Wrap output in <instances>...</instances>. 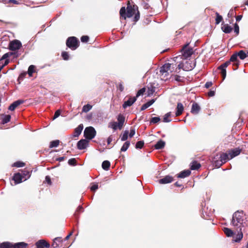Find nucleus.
I'll list each match as a JSON object with an SVG mask.
<instances>
[{
    "label": "nucleus",
    "instance_id": "f257e3e1",
    "mask_svg": "<svg viewBox=\"0 0 248 248\" xmlns=\"http://www.w3.org/2000/svg\"><path fill=\"white\" fill-rule=\"evenodd\" d=\"M136 8L138 9L137 6L131 5L128 1L126 9L125 7H122L120 10V18L126 19V18L132 17L135 14Z\"/></svg>",
    "mask_w": 248,
    "mask_h": 248
},
{
    "label": "nucleus",
    "instance_id": "f03ea898",
    "mask_svg": "<svg viewBox=\"0 0 248 248\" xmlns=\"http://www.w3.org/2000/svg\"><path fill=\"white\" fill-rule=\"evenodd\" d=\"M229 159H231L229 155L227 153H222L214 156L212 158V162L216 167L219 168Z\"/></svg>",
    "mask_w": 248,
    "mask_h": 248
},
{
    "label": "nucleus",
    "instance_id": "7ed1b4c3",
    "mask_svg": "<svg viewBox=\"0 0 248 248\" xmlns=\"http://www.w3.org/2000/svg\"><path fill=\"white\" fill-rule=\"evenodd\" d=\"M245 219V216L243 212L237 211L233 214L232 222L233 225L241 228L243 226V224Z\"/></svg>",
    "mask_w": 248,
    "mask_h": 248
},
{
    "label": "nucleus",
    "instance_id": "20e7f679",
    "mask_svg": "<svg viewBox=\"0 0 248 248\" xmlns=\"http://www.w3.org/2000/svg\"><path fill=\"white\" fill-rule=\"evenodd\" d=\"M79 44V42L76 37H69L66 40V46L73 50L76 49L78 47Z\"/></svg>",
    "mask_w": 248,
    "mask_h": 248
},
{
    "label": "nucleus",
    "instance_id": "39448f33",
    "mask_svg": "<svg viewBox=\"0 0 248 248\" xmlns=\"http://www.w3.org/2000/svg\"><path fill=\"white\" fill-rule=\"evenodd\" d=\"M175 64L173 63H167L164 64L160 68V72L162 75L164 74L165 76L167 75L169 71L172 72L174 71Z\"/></svg>",
    "mask_w": 248,
    "mask_h": 248
},
{
    "label": "nucleus",
    "instance_id": "423d86ee",
    "mask_svg": "<svg viewBox=\"0 0 248 248\" xmlns=\"http://www.w3.org/2000/svg\"><path fill=\"white\" fill-rule=\"evenodd\" d=\"M96 134L95 129L92 126L85 128L84 131V136L87 140H92L94 138Z\"/></svg>",
    "mask_w": 248,
    "mask_h": 248
},
{
    "label": "nucleus",
    "instance_id": "0eeeda50",
    "mask_svg": "<svg viewBox=\"0 0 248 248\" xmlns=\"http://www.w3.org/2000/svg\"><path fill=\"white\" fill-rule=\"evenodd\" d=\"M188 46L189 44H187L183 46L182 49L183 59H186L190 57L193 53V49L189 47Z\"/></svg>",
    "mask_w": 248,
    "mask_h": 248
},
{
    "label": "nucleus",
    "instance_id": "6e6552de",
    "mask_svg": "<svg viewBox=\"0 0 248 248\" xmlns=\"http://www.w3.org/2000/svg\"><path fill=\"white\" fill-rule=\"evenodd\" d=\"M196 65V62L194 61L187 60L184 63L183 68L184 70L186 71H189L192 70Z\"/></svg>",
    "mask_w": 248,
    "mask_h": 248
},
{
    "label": "nucleus",
    "instance_id": "1a4fd4ad",
    "mask_svg": "<svg viewBox=\"0 0 248 248\" xmlns=\"http://www.w3.org/2000/svg\"><path fill=\"white\" fill-rule=\"evenodd\" d=\"M21 46V43L19 41L15 40L10 43L9 47L11 50L15 51L19 49Z\"/></svg>",
    "mask_w": 248,
    "mask_h": 248
},
{
    "label": "nucleus",
    "instance_id": "9d476101",
    "mask_svg": "<svg viewBox=\"0 0 248 248\" xmlns=\"http://www.w3.org/2000/svg\"><path fill=\"white\" fill-rule=\"evenodd\" d=\"M35 245L37 248H48L50 247L49 243L44 239L38 241Z\"/></svg>",
    "mask_w": 248,
    "mask_h": 248
},
{
    "label": "nucleus",
    "instance_id": "9b49d317",
    "mask_svg": "<svg viewBox=\"0 0 248 248\" xmlns=\"http://www.w3.org/2000/svg\"><path fill=\"white\" fill-rule=\"evenodd\" d=\"M63 242V240L62 239V237H56L54 239L51 246L53 248H57L59 247H62Z\"/></svg>",
    "mask_w": 248,
    "mask_h": 248
},
{
    "label": "nucleus",
    "instance_id": "f8f14e48",
    "mask_svg": "<svg viewBox=\"0 0 248 248\" xmlns=\"http://www.w3.org/2000/svg\"><path fill=\"white\" fill-rule=\"evenodd\" d=\"M137 100V98L135 97H129L127 101L124 102L123 104V107L124 108H125L131 106Z\"/></svg>",
    "mask_w": 248,
    "mask_h": 248
},
{
    "label": "nucleus",
    "instance_id": "ddd939ff",
    "mask_svg": "<svg viewBox=\"0 0 248 248\" xmlns=\"http://www.w3.org/2000/svg\"><path fill=\"white\" fill-rule=\"evenodd\" d=\"M174 181V179L172 176L170 175H167L164 178H161L158 180V182L160 184H166L171 183Z\"/></svg>",
    "mask_w": 248,
    "mask_h": 248
},
{
    "label": "nucleus",
    "instance_id": "4468645a",
    "mask_svg": "<svg viewBox=\"0 0 248 248\" xmlns=\"http://www.w3.org/2000/svg\"><path fill=\"white\" fill-rule=\"evenodd\" d=\"M88 145V141L86 139L80 140L77 143V148L79 150L85 149Z\"/></svg>",
    "mask_w": 248,
    "mask_h": 248
},
{
    "label": "nucleus",
    "instance_id": "2eb2a0df",
    "mask_svg": "<svg viewBox=\"0 0 248 248\" xmlns=\"http://www.w3.org/2000/svg\"><path fill=\"white\" fill-rule=\"evenodd\" d=\"M242 151V149L239 148H236L232 149L229 151V155H230V159L238 155Z\"/></svg>",
    "mask_w": 248,
    "mask_h": 248
},
{
    "label": "nucleus",
    "instance_id": "dca6fc26",
    "mask_svg": "<svg viewBox=\"0 0 248 248\" xmlns=\"http://www.w3.org/2000/svg\"><path fill=\"white\" fill-rule=\"evenodd\" d=\"M24 102V101L23 100H18L15 102H14L12 104H11L8 109L11 111L14 110L16 107H17L20 105L23 104Z\"/></svg>",
    "mask_w": 248,
    "mask_h": 248
},
{
    "label": "nucleus",
    "instance_id": "f3484780",
    "mask_svg": "<svg viewBox=\"0 0 248 248\" xmlns=\"http://www.w3.org/2000/svg\"><path fill=\"white\" fill-rule=\"evenodd\" d=\"M221 30L225 33H230L232 31V27L228 24H225L224 22L222 23Z\"/></svg>",
    "mask_w": 248,
    "mask_h": 248
},
{
    "label": "nucleus",
    "instance_id": "a211bd4d",
    "mask_svg": "<svg viewBox=\"0 0 248 248\" xmlns=\"http://www.w3.org/2000/svg\"><path fill=\"white\" fill-rule=\"evenodd\" d=\"M201 110V107L196 102H194L192 104V108L191 109V112L195 115L199 113Z\"/></svg>",
    "mask_w": 248,
    "mask_h": 248
},
{
    "label": "nucleus",
    "instance_id": "6ab92c4d",
    "mask_svg": "<svg viewBox=\"0 0 248 248\" xmlns=\"http://www.w3.org/2000/svg\"><path fill=\"white\" fill-rule=\"evenodd\" d=\"M117 121H118V129H119L120 130L122 129L123 127V125H124V121H125V118L124 117L120 114L119 115H118V117H117Z\"/></svg>",
    "mask_w": 248,
    "mask_h": 248
},
{
    "label": "nucleus",
    "instance_id": "aec40b11",
    "mask_svg": "<svg viewBox=\"0 0 248 248\" xmlns=\"http://www.w3.org/2000/svg\"><path fill=\"white\" fill-rule=\"evenodd\" d=\"M20 173L23 179V181H25L30 177L31 175V171L25 169L23 170H22L21 173Z\"/></svg>",
    "mask_w": 248,
    "mask_h": 248
},
{
    "label": "nucleus",
    "instance_id": "412c9836",
    "mask_svg": "<svg viewBox=\"0 0 248 248\" xmlns=\"http://www.w3.org/2000/svg\"><path fill=\"white\" fill-rule=\"evenodd\" d=\"M13 179L14 180L15 184H19L22 182L23 180L21 173L19 172L14 174Z\"/></svg>",
    "mask_w": 248,
    "mask_h": 248
},
{
    "label": "nucleus",
    "instance_id": "4be33fe9",
    "mask_svg": "<svg viewBox=\"0 0 248 248\" xmlns=\"http://www.w3.org/2000/svg\"><path fill=\"white\" fill-rule=\"evenodd\" d=\"M83 128V125L82 124H79L77 128H76L74 130L73 136L75 137H78Z\"/></svg>",
    "mask_w": 248,
    "mask_h": 248
},
{
    "label": "nucleus",
    "instance_id": "5701e85b",
    "mask_svg": "<svg viewBox=\"0 0 248 248\" xmlns=\"http://www.w3.org/2000/svg\"><path fill=\"white\" fill-rule=\"evenodd\" d=\"M191 174V171L189 170H184L180 172L177 175L178 178H184L189 176Z\"/></svg>",
    "mask_w": 248,
    "mask_h": 248
},
{
    "label": "nucleus",
    "instance_id": "b1692460",
    "mask_svg": "<svg viewBox=\"0 0 248 248\" xmlns=\"http://www.w3.org/2000/svg\"><path fill=\"white\" fill-rule=\"evenodd\" d=\"M184 110V106L181 103H178L176 107V116H179L181 115Z\"/></svg>",
    "mask_w": 248,
    "mask_h": 248
},
{
    "label": "nucleus",
    "instance_id": "393cba45",
    "mask_svg": "<svg viewBox=\"0 0 248 248\" xmlns=\"http://www.w3.org/2000/svg\"><path fill=\"white\" fill-rule=\"evenodd\" d=\"M243 237V234L241 230V228H240V230L235 236H233L234 240L236 242H239Z\"/></svg>",
    "mask_w": 248,
    "mask_h": 248
},
{
    "label": "nucleus",
    "instance_id": "a878e982",
    "mask_svg": "<svg viewBox=\"0 0 248 248\" xmlns=\"http://www.w3.org/2000/svg\"><path fill=\"white\" fill-rule=\"evenodd\" d=\"M0 116L2 119L1 124H3L8 123L11 120V117L10 115L0 114Z\"/></svg>",
    "mask_w": 248,
    "mask_h": 248
},
{
    "label": "nucleus",
    "instance_id": "bb28decb",
    "mask_svg": "<svg viewBox=\"0 0 248 248\" xmlns=\"http://www.w3.org/2000/svg\"><path fill=\"white\" fill-rule=\"evenodd\" d=\"M28 244L25 242H18L13 244V248H27Z\"/></svg>",
    "mask_w": 248,
    "mask_h": 248
},
{
    "label": "nucleus",
    "instance_id": "cd10ccee",
    "mask_svg": "<svg viewBox=\"0 0 248 248\" xmlns=\"http://www.w3.org/2000/svg\"><path fill=\"white\" fill-rule=\"evenodd\" d=\"M165 145V141H164L162 140H160L157 141L156 144H155V148L156 149H162L164 147Z\"/></svg>",
    "mask_w": 248,
    "mask_h": 248
},
{
    "label": "nucleus",
    "instance_id": "c85d7f7f",
    "mask_svg": "<svg viewBox=\"0 0 248 248\" xmlns=\"http://www.w3.org/2000/svg\"><path fill=\"white\" fill-rule=\"evenodd\" d=\"M201 167V165L200 163H198L197 161H194L191 163V165L190 166V169L192 170H197Z\"/></svg>",
    "mask_w": 248,
    "mask_h": 248
},
{
    "label": "nucleus",
    "instance_id": "c756f323",
    "mask_svg": "<svg viewBox=\"0 0 248 248\" xmlns=\"http://www.w3.org/2000/svg\"><path fill=\"white\" fill-rule=\"evenodd\" d=\"M0 248H13V244L9 242L2 243L0 244Z\"/></svg>",
    "mask_w": 248,
    "mask_h": 248
},
{
    "label": "nucleus",
    "instance_id": "7c9ffc66",
    "mask_svg": "<svg viewBox=\"0 0 248 248\" xmlns=\"http://www.w3.org/2000/svg\"><path fill=\"white\" fill-rule=\"evenodd\" d=\"M110 163L109 161L108 160L104 161L102 164V168L106 170H107L110 168Z\"/></svg>",
    "mask_w": 248,
    "mask_h": 248
},
{
    "label": "nucleus",
    "instance_id": "2f4dec72",
    "mask_svg": "<svg viewBox=\"0 0 248 248\" xmlns=\"http://www.w3.org/2000/svg\"><path fill=\"white\" fill-rule=\"evenodd\" d=\"M224 232L225 233L227 236L231 237L233 235V232L232 230L228 228H224Z\"/></svg>",
    "mask_w": 248,
    "mask_h": 248
},
{
    "label": "nucleus",
    "instance_id": "473e14b6",
    "mask_svg": "<svg viewBox=\"0 0 248 248\" xmlns=\"http://www.w3.org/2000/svg\"><path fill=\"white\" fill-rule=\"evenodd\" d=\"M218 69L220 70L221 71L220 73L221 75V76L222 77V79L224 80L226 76V68H223L222 67L221 65H220L218 67Z\"/></svg>",
    "mask_w": 248,
    "mask_h": 248
},
{
    "label": "nucleus",
    "instance_id": "72a5a7b5",
    "mask_svg": "<svg viewBox=\"0 0 248 248\" xmlns=\"http://www.w3.org/2000/svg\"><path fill=\"white\" fill-rule=\"evenodd\" d=\"M60 140H58L51 141L50 142L49 148H52L53 147H57L60 144Z\"/></svg>",
    "mask_w": 248,
    "mask_h": 248
},
{
    "label": "nucleus",
    "instance_id": "f704fd0d",
    "mask_svg": "<svg viewBox=\"0 0 248 248\" xmlns=\"http://www.w3.org/2000/svg\"><path fill=\"white\" fill-rule=\"evenodd\" d=\"M35 66L33 65H31L29 67L28 70V74L30 77L32 76V74L35 72Z\"/></svg>",
    "mask_w": 248,
    "mask_h": 248
},
{
    "label": "nucleus",
    "instance_id": "c9c22d12",
    "mask_svg": "<svg viewBox=\"0 0 248 248\" xmlns=\"http://www.w3.org/2000/svg\"><path fill=\"white\" fill-rule=\"evenodd\" d=\"M171 116V112H169L166 113L163 118V122L165 123H169L170 122L171 120L169 118Z\"/></svg>",
    "mask_w": 248,
    "mask_h": 248
},
{
    "label": "nucleus",
    "instance_id": "e433bc0d",
    "mask_svg": "<svg viewBox=\"0 0 248 248\" xmlns=\"http://www.w3.org/2000/svg\"><path fill=\"white\" fill-rule=\"evenodd\" d=\"M237 55L241 60H244L246 58V53L244 50H240L237 53Z\"/></svg>",
    "mask_w": 248,
    "mask_h": 248
},
{
    "label": "nucleus",
    "instance_id": "4c0bfd02",
    "mask_svg": "<svg viewBox=\"0 0 248 248\" xmlns=\"http://www.w3.org/2000/svg\"><path fill=\"white\" fill-rule=\"evenodd\" d=\"M130 144V143L129 141H126L125 142H124L121 149V152L126 151L127 150V149L129 148Z\"/></svg>",
    "mask_w": 248,
    "mask_h": 248
},
{
    "label": "nucleus",
    "instance_id": "58836bf2",
    "mask_svg": "<svg viewBox=\"0 0 248 248\" xmlns=\"http://www.w3.org/2000/svg\"><path fill=\"white\" fill-rule=\"evenodd\" d=\"M216 24H218L220 22L223 20V17L220 16L217 12L216 13Z\"/></svg>",
    "mask_w": 248,
    "mask_h": 248
},
{
    "label": "nucleus",
    "instance_id": "ea45409f",
    "mask_svg": "<svg viewBox=\"0 0 248 248\" xmlns=\"http://www.w3.org/2000/svg\"><path fill=\"white\" fill-rule=\"evenodd\" d=\"M92 108V106L90 104L84 105L82 108V112H87Z\"/></svg>",
    "mask_w": 248,
    "mask_h": 248
},
{
    "label": "nucleus",
    "instance_id": "a19ab883",
    "mask_svg": "<svg viewBox=\"0 0 248 248\" xmlns=\"http://www.w3.org/2000/svg\"><path fill=\"white\" fill-rule=\"evenodd\" d=\"M25 163H24L23 162L16 161L13 164V166L19 168V167H24L25 166Z\"/></svg>",
    "mask_w": 248,
    "mask_h": 248
},
{
    "label": "nucleus",
    "instance_id": "79ce46f5",
    "mask_svg": "<svg viewBox=\"0 0 248 248\" xmlns=\"http://www.w3.org/2000/svg\"><path fill=\"white\" fill-rule=\"evenodd\" d=\"M144 144V142L143 140L139 141L136 143L135 147L137 149H141L143 148Z\"/></svg>",
    "mask_w": 248,
    "mask_h": 248
},
{
    "label": "nucleus",
    "instance_id": "37998d69",
    "mask_svg": "<svg viewBox=\"0 0 248 248\" xmlns=\"http://www.w3.org/2000/svg\"><path fill=\"white\" fill-rule=\"evenodd\" d=\"M118 124L116 122H113L109 124V127L112 128L113 130H116L118 128Z\"/></svg>",
    "mask_w": 248,
    "mask_h": 248
},
{
    "label": "nucleus",
    "instance_id": "c03bdc74",
    "mask_svg": "<svg viewBox=\"0 0 248 248\" xmlns=\"http://www.w3.org/2000/svg\"><path fill=\"white\" fill-rule=\"evenodd\" d=\"M155 92V87L153 86H151L150 87L148 88V95L150 96L151 95H152Z\"/></svg>",
    "mask_w": 248,
    "mask_h": 248
},
{
    "label": "nucleus",
    "instance_id": "a18cd8bd",
    "mask_svg": "<svg viewBox=\"0 0 248 248\" xmlns=\"http://www.w3.org/2000/svg\"><path fill=\"white\" fill-rule=\"evenodd\" d=\"M145 90L146 89L145 88H142L139 90L137 93L136 96H135L136 98H137V97H138L139 96L143 94L145 92Z\"/></svg>",
    "mask_w": 248,
    "mask_h": 248
},
{
    "label": "nucleus",
    "instance_id": "49530a36",
    "mask_svg": "<svg viewBox=\"0 0 248 248\" xmlns=\"http://www.w3.org/2000/svg\"><path fill=\"white\" fill-rule=\"evenodd\" d=\"M160 121L159 117H153L150 120V123L156 124Z\"/></svg>",
    "mask_w": 248,
    "mask_h": 248
},
{
    "label": "nucleus",
    "instance_id": "de8ad7c7",
    "mask_svg": "<svg viewBox=\"0 0 248 248\" xmlns=\"http://www.w3.org/2000/svg\"><path fill=\"white\" fill-rule=\"evenodd\" d=\"M116 87L118 90H120L121 92H122L124 90V86L123 85V82H121L117 85Z\"/></svg>",
    "mask_w": 248,
    "mask_h": 248
},
{
    "label": "nucleus",
    "instance_id": "09e8293b",
    "mask_svg": "<svg viewBox=\"0 0 248 248\" xmlns=\"http://www.w3.org/2000/svg\"><path fill=\"white\" fill-rule=\"evenodd\" d=\"M237 53H234L230 58V61L231 62H234L237 61Z\"/></svg>",
    "mask_w": 248,
    "mask_h": 248
},
{
    "label": "nucleus",
    "instance_id": "8fccbe9b",
    "mask_svg": "<svg viewBox=\"0 0 248 248\" xmlns=\"http://www.w3.org/2000/svg\"><path fill=\"white\" fill-rule=\"evenodd\" d=\"M68 163L71 166H75L77 165V160L74 158H71L69 159Z\"/></svg>",
    "mask_w": 248,
    "mask_h": 248
},
{
    "label": "nucleus",
    "instance_id": "3c124183",
    "mask_svg": "<svg viewBox=\"0 0 248 248\" xmlns=\"http://www.w3.org/2000/svg\"><path fill=\"white\" fill-rule=\"evenodd\" d=\"M128 131H125L124 133L123 134L122 137H121V140L122 141L126 140L128 138Z\"/></svg>",
    "mask_w": 248,
    "mask_h": 248
},
{
    "label": "nucleus",
    "instance_id": "603ef678",
    "mask_svg": "<svg viewBox=\"0 0 248 248\" xmlns=\"http://www.w3.org/2000/svg\"><path fill=\"white\" fill-rule=\"evenodd\" d=\"M62 56L63 60H68L69 59V55L68 52L66 51H63L62 53Z\"/></svg>",
    "mask_w": 248,
    "mask_h": 248
},
{
    "label": "nucleus",
    "instance_id": "864d4df0",
    "mask_svg": "<svg viewBox=\"0 0 248 248\" xmlns=\"http://www.w3.org/2000/svg\"><path fill=\"white\" fill-rule=\"evenodd\" d=\"M173 78L175 80L178 82H183L184 78L181 77L180 76L175 75L173 76Z\"/></svg>",
    "mask_w": 248,
    "mask_h": 248
},
{
    "label": "nucleus",
    "instance_id": "5fc2aeb1",
    "mask_svg": "<svg viewBox=\"0 0 248 248\" xmlns=\"http://www.w3.org/2000/svg\"><path fill=\"white\" fill-rule=\"evenodd\" d=\"M234 31L236 35L239 33V27L237 23H235L234 25Z\"/></svg>",
    "mask_w": 248,
    "mask_h": 248
},
{
    "label": "nucleus",
    "instance_id": "6e6d98bb",
    "mask_svg": "<svg viewBox=\"0 0 248 248\" xmlns=\"http://www.w3.org/2000/svg\"><path fill=\"white\" fill-rule=\"evenodd\" d=\"M80 39L82 42L87 43L89 40V37L87 35H83L81 37Z\"/></svg>",
    "mask_w": 248,
    "mask_h": 248
},
{
    "label": "nucleus",
    "instance_id": "4d7b16f0",
    "mask_svg": "<svg viewBox=\"0 0 248 248\" xmlns=\"http://www.w3.org/2000/svg\"><path fill=\"white\" fill-rule=\"evenodd\" d=\"M26 75H27L26 72H24V73H21L18 78V81L22 80L25 78Z\"/></svg>",
    "mask_w": 248,
    "mask_h": 248
},
{
    "label": "nucleus",
    "instance_id": "13d9d810",
    "mask_svg": "<svg viewBox=\"0 0 248 248\" xmlns=\"http://www.w3.org/2000/svg\"><path fill=\"white\" fill-rule=\"evenodd\" d=\"M12 55V53H6L5 54H4L2 56V57L1 58V59H0V61H1V60H5L8 58L10 56Z\"/></svg>",
    "mask_w": 248,
    "mask_h": 248
},
{
    "label": "nucleus",
    "instance_id": "bf43d9fd",
    "mask_svg": "<svg viewBox=\"0 0 248 248\" xmlns=\"http://www.w3.org/2000/svg\"><path fill=\"white\" fill-rule=\"evenodd\" d=\"M140 12H139V11H138L137 13H136L135 14V16H134V21L137 22V21H138L140 19Z\"/></svg>",
    "mask_w": 248,
    "mask_h": 248
},
{
    "label": "nucleus",
    "instance_id": "052dcab7",
    "mask_svg": "<svg viewBox=\"0 0 248 248\" xmlns=\"http://www.w3.org/2000/svg\"><path fill=\"white\" fill-rule=\"evenodd\" d=\"M183 65H184V63L182 62V63H180L178 64V67L177 68H175V72H179V71H177V69L180 70L181 69H182L183 70H184V68H183Z\"/></svg>",
    "mask_w": 248,
    "mask_h": 248
},
{
    "label": "nucleus",
    "instance_id": "680f3d73",
    "mask_svg": "<svg viewBox=\"0 0 248 248\" xmlns=\"http://www.w3.org/2000/svg\"><path fill=\"white\" fill-rule=\"evenodd\" d=\"M61 114V110L60 109H58L56 110L54 113V116H53V119H55L58 117Z\"/></svg>",
    "mask_w": 248,
    "mask_h": 248
},
{
    "label": "nucleus",
    "instance_id": "e2e57ef3",
    "mask_svg": "<svg viewBox=\"0 0 248 248\" xmlns=\"http://www.w3.org/2000/svg\"><path fill=\"white\" fill-rule=\"evenodd\" d=\"M2 1H4L5 3H13L14 4H18V2L16 0H2Z\"/></svg>",
    "mask_w": 248,
    "mask_h": 248
},
{
    "label": "nucleus",
    "instance_id": "0e129e2a",
    "mask_svg": "<svg viewBox=\"0 0 248 248\" xmlns=\"http://www.w3.org/2000/svg\"><path fill=\"white\" fill-rule=\"evenodd\" d=\"M231 62L230 61H228L227 62H225L223 63V64H222L221 65L222 66V67L223 68H226L227 67H228L231 63Z\"/></svg>",
    "mask_w": 248,
    "mask_h": 248
},
{
    "label": "nucleus",
    "instance_id": "69168bd1",
    "mask_svg": "<svg viewBox=\"0 0 248 248\" xmlns=\"http://www.w3.org/2000/svg\"><path fill=\"white\" fill-rule=\"evenodd\" d=\"M98 188V186L97 184H94L91 187V190L92 191H95L96 190V189H97Z\"/></svg>",
    "mask_w": 248,
    "mask_h": 248
},
{
    "label": "nucleus",
    "instance_id": "338daca9",
    "mask_svg": "<svg viewBox=\"0 0 248 248\" xmlns=\"http://www.w3.org/2000/svg\"><path fill=\"white\" fill-rule=\"evenodd\" d=\"M148 107H149V106L148 105V104L146 103L145 104H143L141 106V108H140V110H141V111L144 110L145 109H146L147 108H148Z\"/></svg>",
    "mask_w": 248,
    "mask_h": 248
},
{
    "label": "nucleus",
    "instance_id": "774afa93",
    "mask_svg": "<svg viewBox=\"0 0 248 248\" xmlns=\"http://www.w3.org/2000/svg\"><path fill=\"white\" fill-rule=\"evenodd\" d=\"M135 129L134 128H131L130 129V133H129V136L130 137V138H132L133 137V136L135 135Z\"/></svg>",
    "mask_w": 248,
    "mask_h": 248
}]
</instances>
